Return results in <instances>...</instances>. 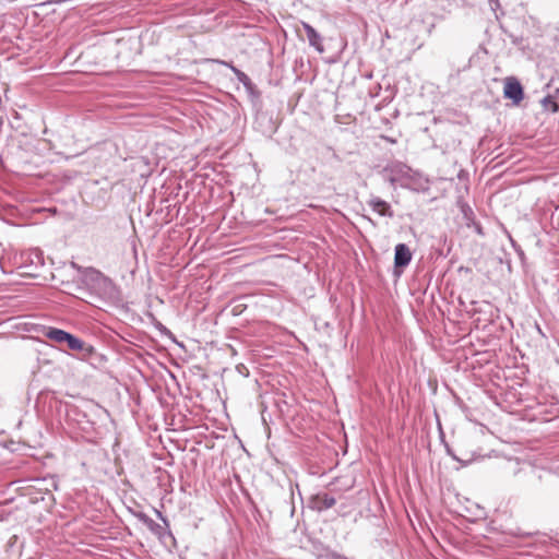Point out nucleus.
Returning <instances> with one entry per match:
<instances>
[{"label":"nucleus","instance_id":"nucleus-9","mask_svg":"<svg viewBox=\"0 0 559 559\" xmlns=\"http://www.w3.org/2000/svg\"><path fill=\"white\" fill-rule=\"evenodd\" d=\"M221 64L225 66V67H228L233 72L234 74L236 75L237 80L242 83V85L248 90V91H252L253 90V83L252 81L250 80V78L245 73L242 72L241 70H239L238 68H236L231 62H227V61H218Z\"/></svg>","mask_w":559,"mask_h":559},{"label":"nucleus","instance_id":"nucleus-3","mask_svg":"<svg viewBox=\"0 0 559 559\" xmlns=\"http://www.w3.org/2000/svg\"><path fill=\"white\" fill-rule=\"evenodd\" d=\"M503 95L506 98L511 99L513 104L519 105L524 98V91L515 78H508L504 83Z\"/></svg>","mask_w":559,"mask_h":559},{"label":"nucleus","instance_id":"nucleus-7","mask_svg":"<svg viewBox=\"0 0 559 559\" xmlns=\"http://www.w3.org/2000/svg\"><path fill=\"white\" fill-rule=\"evenodd\" d=\"M302 27L306 32L307 39L309 41V45L313 47L317 51L323 52L324 48L322 45V37L321 35L308 23L302 22Z\"/></svg>","mask_w":559,"mask_h":559},{"label":"nucleus","instance_id":"nucleus-4","mask_svg":"<svg viewBox=\"0 0 559 559\" xmlns=\"http://www.w3.org/2000/svg\"><path fill=\"white\" fill-rule=\"evenodd\" d=\"M73 352L76 353V357L79 359L87 361L91 365H95L103 359V356L96 352L94 346L82 341L81 338L79 347L76 346Z\"/></svg>","mask_w":559,"mask_h":559},{"label":"nucleus","instance_id":"nucleus-12","mask_svg":"<svg viewBox=\"0 0 559 559\" xmlns=\"http://www.w3.org/2000/svg\"><path fill=\"white\" fill-rule=\"evenodd\" d=\"M491 11L497 12L500 9L499 0H488Z\"/></svg>","mask_w":559,"mask_h":559},{"label":"nucleus","instance_id":"nucleus-10","mask_svg":"<svg viewBox=\"0 0 559 559\" xmlns=\"http://www.w3.org/2000/svg\"><path fill=\"white\" fill-rule=\"evenodd\" d=\"M318 559H348V558L342 554H338L335 550L326 548L323 554L319 555Z\"/></svg>","mask_w":559,"mask_h":559},{"label":"nucleus","instance_id":"nucleus-13","mask_svg":"<svg viewBox=\"0 0 559 559\" xmlns=\"http://www.w3.org/2000/svg\"><path fill=\"white\" fill-rule=\"evenodd\" d=\"M35 258H36V264H41L43 263L40 254L38 252L35 253Z\"/></svg>","mask_w":559,"mask_h":559},{"label":"nucleus","instance_id":"nucleus-2","mask_svg":"<svg viewBox=\"0 0 559 559\" xmlns=\"http://www.w3.org/2000/svg\"><path fill=\"white\" fill-rule=\"evenodd\" d=\"M45 336L59 345L66 344L67 347L72 352L76 346L79 347L80 345L79 337L61 329L49 328L45 332Z\"/></svg>","mask_w":559,"mask_h":559},{"label":"nucleus","instance_id":"nucleus-14","mask_svg":"<svg viewBox=\"0 0 559 559\" xmlns=\"http://www.w3.org/2000/svg\"><path fill=\"white\" fill-rule=\"evenodd\" d=\"M558 109V104L554 103V111Z\"/></svg>","mask_w":559,"mask_h":559},{"label":"nucleus","instance_id":"nucleus-15","mask_svg":"<svg viewBox=\"0 0 559 559\" xmlns=\"http://www.w3.org/2000/svg\"><path fill=\"white\" fill-rule=\"evenodd\" d=\"M33 264H36V261H35V258H32V261H31Z\"/></svg>","mask_w":559,"mask_h":559},{"label":"nucleus","instance_id":"nucleus-6","mask_svg":"<svg viewBox=\"0 0 559 559\" xmlns=\"http://www.w3.org/2000/svg\"><path fill=\"white\" fill-rule=\"evenodd\" d=\"M367 203L372 209V211L377 212L381 216L391 218L394 215L391 205L378 197H371Z\"/></svg>","mask_w":559,"mask_h":559},{"label":"nucleus","instance_id":"nucleus-11","mask_svg":"<svg viewBox=\"0 0 559 559\" xmlns=\"http://www.w3.org/2000/svg\"><path fill=\"white\" fill-rule=\"evenodd\" d=\"M138 518H139V519L144 523V524H146V525H147V526H150V527H152V526H153V524H154V521H153L150 516H147L146 514H144V513H139V514H138Z\"/></svg>","mask_w":559,"mask_h":559},{"label":"nucleus","instance_id":"nucleus-1","mask_svg":"<svg viewBox=\"0 0 559 559\" xmlns=\"http://www.w3.org/2000/svg\"><path fill=\"white\" fill-rule=\"evenodd\" d=\"M72 265L81 273L79 289L103 301L115 302L119 299V290L109 277L94 267H81L75 263Z\"/></svg>","mask_w":559,"mask_h":559},{"label":"nucleus","instance_id":"nucleus-5","mask_svg":"<svg viewBox=\"0 0 559 559\" xmlns=\"http://www.w3.org/2000/svg\"><path fill=\"white\" fill-rule=\"evenodd\" d=\"M412 252L405 243H399L394 249V265L405 267L411 263Z\"/></svg>","mask_w":559,"mask_h":559},{"label":"nucleus","instance_id":"nucleus-8","mask_svg":"<svg viewBox=\"0 0 559 559\" xmlns=\"http://www.w3.org/2000/svg\"><path fill=\"white\" fill-rule=\"evenodd\" d=\"M313 508L322 512L335 506L336 499L329 493L317 495L312 498Z\"/></svg>","mask_w":559,"mask_h":559}]
</instances>
